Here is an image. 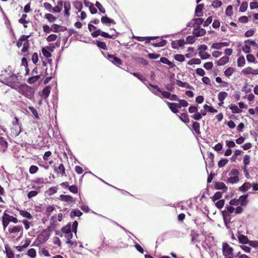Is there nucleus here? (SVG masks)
<instances>
[{"label":"nucleus","instance_id":"1","mask_svg":"<svg viewBox=\"0 0 258 258\" xmlns=\"http://www.w3.org/2000/svg\"><path fill=\"white\" fill-rule=\"evenodd\" d=\"M18 91L29 99H31L33 97L34 93L33 89L26 84L21 85L18 88Z\"/></svg>","mask_w":258,"mask_h":258},{"label":"nucleus","instance_id":"2","mask_svg":"<svg viewBox=\"0 0 258 258\" xmlns=\"http://www.w3.org/2000/svg\"><path fill=\"white\" fill-rule=\"evenodd\" d=\"M10 222H12L14 223H17L18 222V220L16 217L10 216L5 212L2 216V223L4 230H5L7 227Z\"/></svg>","mask_w":258,"mask_h":258},{"label":"nucleus","instance_id":"3","mask_svg":"<svg viewBox=\"0 0 258 258\" xmlns=\"http://www.w3.org/2000/svg\"><path fill=\"white\" fill-rule=\"evenodd\" d=\"M238 174L239 172L237 169L232 170L229 174L230 177L228 178V182L232 184L237 182L239 181Z\"/></svg>","mask_w":258,"mask_h":258},{"label":"nucleus","instance_id":"4","mask_svg":"<svg viewBox=\"0 0 258 258\" xmlns=\"http://www.w3.org/2000/svg\"><path fill=\"white\" fill-rule=\"evenodd\" d=\"M198 105L196 106H190L188 108V111L189 113H195L194 115L191 116V117L195 120H200L202 118L201 114H200V112H198Z\"/></svg>","mask_w":258,"mask_h":258},{"label":"nucleus","instance_id":"5","mask_svg":"<svg viewBox=\"0 0 258 258\" xmlns=\"http://www.w3.org/2000/svg\"><path fill=\"white\" fill-rule=\"evenodd\" d=\"M147 87L154 94L162 98L159 94L162 92V89L159 88L158 86L149 83L147 85Z\"/></svg>","mask_w":258,"mask_h":258},{"label":"nucleus","instance_id":"6","mask_svg":"<svg viewBox=\"0 0 258 258\" xmlns=\"http://www.w3.org/2000/svg\"><path fill=\"white\" fill-rule=\"evenodd\" d=\"M17 80V76L15 74L12 73L9 75V77L5 78L3 82L9 86H10L13 83H15Z\"/></svg>","mask_w":258,"mask_h":258},{"label":"nucleus","instance_id":"7","mask_svg":"<svg viewBox=\"0 0 258 258\" xmlns=\"http://www.w3.org/2000/svg\"><path fill=\"white\" fill-rule=\"evenodd\" d=\"M107 58L111 62L116 66H118L122 63L121 59L119 58L116 57L114 55L108 54L107 55Z\"/></svg>","mask_w":258,"mask_h":258},{"label":"nucleus","instance_id":"8","mask_svg":"<svg viewBox=\"0 0 258 258\" xmlns=\"http://www.w3.org/2000/svg\"><path fill=\"white\" fill-rule=\"evenodd\" d=\"M202 234L205 236V240L208 242V244L212 245L214 241V237L212 235V234L203 231Z\"/></svg>","mask_w":258,"mask_h":258},{"label":"nucleus","instance_id":"9","mask_svg":"<svg viewBox=\"0 0 258 258\" xmlns=\"http://www.w3.org/2000/svg\"><path fill=\"white\" fill-rule=\"evenodd\" d=\"M206 32V30L204 29L198 27L193 30L192 33L195 36L199 37L204 36Z\"/></svg>","mask_w":258,"mask_h":258},{"label":"nucleus","instance_id":"10","mask_svg":"<svg viewBox=\"0 0 258 258\" xmlns=\"http://www.w3.org/2000/svg\"><path fill=\"white\" fill-rule=\"evenodd\" d=\"M11 134L13 136H18L22 131L21 125H17L16 126H13L11 128Z\"/></svg>","mask_w":258,"mask_h":258},{"label":"nucleus","instance_id":"11","mask_svg":"<svg viewBox=\"0 0 258 258\" xmlns=\"http://www.w3.org/2000/svg\"><path fill=\"white\" fill-rule=\"evenodd\" d=\"M9 231L10 232V233L12 234H15L16 233L21 232V235L20 237H21L23 234V228L21 226H15L11 229L9 228Z\"/></svg>","mask_w":258,"mask_h":258},{"label":"nucleus","instance_id":"12","mask_svg":"<svg viewBox=\"0 0 258 258\" xmlns=\"http://www.w3.org/2000/svg\"><path fill=\"white\" fill-rule=\"evenodd\" d=\"M49 237V233L47 231H44L39 236V241L44 243L46 241Z\"/></svg>","mask_w":258,"mask_h":258},{"label":"nucleus","instance_id":"13","mask_svg":"<svg viewBox=\"0 0 258 258\" xmlns=\"http://www.w3.org/2000/svg\"><path fill=\"white\" fill-rule=\"evenodd\" d=\"M29 37L30 35H22L17 42V46L19 48L23 45V43L25 42Z\"/></svg>","mask_w":258,"mask_h":258},{"label":"nucleus","instance_id":"14","mask_svg":"<svg viewBox=\"0 0 258 258\" xmlns=\"http://www.w3.org/2000/svg\"><path fill=\"white\" fill-rule=\"evenodd\" d=\"M64 9V15L65 16L69 17L70 16V11L71 10V4L69 2H64L63 4Z\"/></svg>","mask_w":258,"mask_h":258},{"label":"nucleus","instance_id":"15","mask_svg":"<svg viewBox=\"0 0 258 258\" xmlns=\"http://www.w3.org/2000/svg\"><path fill=\"white\" fill-rule=\"evenodd\" d=\"M8 148V143L3 138L0 137V151L4 152Z\"/></svg>","mask_w":258,"mask_h":258},{"label":"nucleus","instance_id":"16","mask_svg":"<svg viewBox=\"0 0 258 258\" xmlns=\"http://www.w3.org/2000/svg\"><path fill=\"white\" fill-rule=\"evenodd\" d=\"M54 171L57 174H60L61 176L64 175L66 173L65 168L62 164H60L59 165L58 167H55Z\"/></svg>","mask_w":258,"mask_h":258},{"label":"nucleus","instance_id":"17","mask_svg":"<svg viewBox=\"0 0 258 258\" xmlns=\"http://www.w3.org/2000/svg\"><path fill=\"white\" fill-rule=\"evenodd\" d=\"M247 197V195H242L238 199L239 203L240 204L241 206H245L247 205L248 203Z\"/></svg>","mask_w":258,"mask_h":258},{"label":"nucleus","instance_id":"18","mask_svg":"<svg viewBox=\"0 0 258 258\" xmlns=\"http://www.w3.org/2000/svg\"><path fill=\"white\" fill-rule=\"evenodd\" d=\"M214 154L211 152H208V157L206 159V161H205L206 164H207V163H209V164L210 166H213L214 165Z\"/></svg>","mask_w":258,"mask_h":258},{"label":"nucleus","instance_id":"19","mask_svg":"<svg viewBox=\"0 0 258 258\" xmlns=\"http://www.w3.org/2000/svg\"><path fill=\"white\" fill-rule=\"evenodd\" d=\"M101 21L103 24H106V25H109L111 23L115 24V22L114 21L109 18H108L107 16H103L101 19Z\"/></svg>","mask_w":258,"mask_h":258},{"label":"nucleus","instance_id":"20","mask_svg":"<svg viewBox=\"0 0 258 258\" xmlns=\"http://www.w3.org/2000/svg\"><path fill=\"white\" fill-rule=\"evenodd\" d=\"M199 235V234L195 231L192 230L191 231L190 236L191 237V243H195L197 242H200V240L198 239Z\"/></svg>","mask_w":258,"mask_h":258},{"label":"nucleus","instance_id":"21","mask_svg":"<svg viewBox=\"0 0 258 258\" xmlns=\"http://www.w3.org/2000/svg\"><path fill=\"white\" fill-rule=\"evenodd\" d=\"M238 238L239 242L242 244H248L250 241L248 240L247 236L242 234H239Z\"/></svg>","mask_w":258,"mask_h":258},{"label":"nucleus","instance_id":"22","mask_svg":"<svg viewBox=\"0 0 258 258\" xmlns=\"http://www.w3.org/2000/svg\"><path fill=\"white\" fill-rule=\"evenodd\" d=\"M19 211L20 215L21 216H22L23 217L26 218L29 220L32 219V218H33L32 216L28 212H27L25 210H19Z\"/></svg>","mask_w":258,"mask_h":258},{"label":"nucleus","instance_id":"23","mask_svg":"<svg viewBox=\"0 0 258 258\" xmlns=\"http://www.w3.org/2000/svg\"><path fill=\"white\" fill-rule=\"evenodd\" d=\"M27 15L26 14H23L20 19H19L18 22L19 23L23 25L25 28L27 27V24L29 22V21H27L26 20Z\"/></svg>","mask_w":258,"mask_h":258},{"label":"nucleus","instance_id":"24","mask_svg":"<svg viewBox=\"0 0 258 258\" xmlns=\"http://www.w3.org/2000/svg\"><path fill=\"white\" fill-rule=\"evenodd\" d=\"M218 100L219 101V103H218L219 105L221 106L224 104V100L226 98V92H221L219 93L218 96Z\"/></svg>","mask_w":258,"mask_h":258},{"label":"nucleus","instance_id":"25","mask_svg":"<svg viewBox=\"0 0 258 258\" xmlns=\"http://www.w3.org/2000/svg\"><path fill=\"white\" fill-rule=\"evenodd\" d=\"M204 8L203 4H199L198 5L195 10V13L197 16L198 17H201L202 16L203 13H202V10Z\"/></svg>","mask_w":258,"mask_h":258},{"label":"nucleus","instance_id":"26","mask_svg":"<svg viewBox=\"0 0 258 258\" xmlns=\"http://www.w3.org/2000/svg\"><path fill=\"white\" fill-rule=\"evenodd\" d=\"M160 61L163 63L167 64L170 68H173L174 67H175V64L172 62L170 61L169 60H168L167 58L165 57H161Z\"/></svg>","mask_w":258,"mask_h":258},{"label":"nucleus","instance_id":"27","mask_svg":"<svg viewBox=\"0 0 258 258\" xmlns=\"http://www.w3.org/2000/svg\"><path fill=\"white\" fill-rule=\"evenodd\" d=\"M5 252L8 258H14V253L13 250L10 248L8 245H5Z\"/></svg>","mask_w":258,"mask_h":258},{"label":"nucleus","instance_id":"28","mask_svg":"<svg viewBox=\"0 0 258 258\" xmlns=\"http://www.w3.org/2000/svg\"><path fill=\"white\" fill-rule=\"evenodd\" d=\"M251 187H252V184H251L249 182H246L239 187V190L242 191H246Z\"/></svg>","mask_w":258,"mask_h":258},{"label":"nucleus","instance_id":"29","mask_svg":"<svg viewBox=\"0 0 258 258\" xmlns=\"http://www.w3.org/2000/svg\"><path fill=\"white\" fill-rule=\"evenodd\" d=\"M60 199L62 201L66 202H73V198L72 196L69 195H61L60 196Z\"/></svg>","mask_w":258,"mask_h":258},{"label":"nucleus","instance_id":"30","mask_svg":"<svg viewBox=\"0 0 258 258\" xmlns=\"http://www.w3.org/2000/svg\"><path fill=\"white\" fill-rule=\"evenodd\" d=\"M225 46H226V42L214 43L212 45V48L216 49H221L222 47H223Z\"/></svg>","mask_w":258,"mask_h":258},{"label":"nucleus","instance_id":"31","mask_svg":"<svg viewBox=\"0 0 258 258\" xmlns=\"http://www.w3.org/2000/svg\"><path fill=\"white\" fill-rule=\"evenodd\" d=\"M50 88L49 87H46L41 92V96L46 98L49 95Z\"/></svg>","mask_w":258,"mask_h":258},{"label":"nucleus","instance_id":"32","mask_svg":"<svg viewBox=\"0 0 258 258\" xmlns=\"http://www.w3.org/2000/svg\"><path fill=\"white\" fill-rule=\"evenodd\" d=\"M82 215V213L78 209H75L70 213V216L71 218H73L74 217H80Z\"/></svg>","mask_w":258,"mask_h":258},{"label":"nucleus","instance_id":"33","mask_svg":"<svg viewBox=\"0 0 258 258\" xmlns=\"http://www.w3.org/2000/svg\"><path fill=\"white\" fill-rule=\"evenodd\" d=\"M39 78L40 76L39 75L34 76L29 78L27 80V82L29 84H32L38 81Z\"/></svg>","mask_w":258,"mask_h":258},{"label":"nucleus","instance_id":"34","mask_svg":"<svg viewBox=\"0 0 258 258\" xmlns=\"http://www.w3.org/2000/svg\"><path fill=\"white\" fill-rule=\"evenodd\" d=\"M245 64V60L243 56H240L237 59V66L239 67H242Z\"/></svg>","mask_w":258,"mask_h":258},{"label":"nucleus","instance_id":"35","mask_svg":"<svg viewBox=\"0 0 258 258\" xmlns=\"http://www.w3.org/2000/svg\"><path fill=\"white\" fill-rule=\"evenodd\" d=\"M200 124L198 122L195 121L193 122L192 128L194 130V131L198 134H200Z\"/></svg>","mask_w":258,"mask_h":258},{"label":"nucleus","instance_id":"36","mask_svg":"<svg viewBox=\"0 0 258 258\" xmlns=\"http://www.w3.org/2000/svg\"><path fill=\"white\" fill-rule=\"evenodd\" d=\"M180 119L185 123H188L189 119L188 115L186 113H182L180 116H178Z\"/></svg>","mask_w":258,"mask_h":258},{"label":"nucleus","instance_id":"37","mask_svg":"<svg viewBox=\"0 0 258 258\" xmlns=\"http://www.w3.org/2000/svg\"><path fill=\"white\" fill-rule=\"evenodd\" d=\"M45 18L49 22H54L56 18L52 14L48 13L45 15Z\"/></svg>","mask_w":258,"mask_h":258},{"label":"nucleus","instance_id":"38","mask_svg":"<svg viewBox=\"0 0 258 258\" xmlns=\"http://www.w3.org/2000/svg\"><path fill=\"white\" fill-rule=\"evenodd\" d=\"M201 62V61L199 58H192L190 59L188 62L187 64L189 65H192V64H199Z\"/></svg>","mask_w":258,"mask_h":258},{"label":"nucleus","instance_id":"39","mask_svg":"<svg viewBox=\"0 0 258 258\" xmlns=\"http://www.w3.org/2000/svg\"><path fill=\"white\" fill-rule=\"evenodd\" d=\"M166 103L168 105L169 108L171 110V111L173 113H176L178 112V109L176 108V107L174 105H170L171 104H174V103L169 102L168 101H166Z\"/></svg>","mask_w":258,"mask_h":258},{"label":"nucleus","instance_id":"40","mask_svg":"<svg viewBox=\"0 0 258 258\" xmlns=\"http://www.w3.org/2000/svg\"><path fill=\"white\" fill-rule=\"evenodd\" d=\"M233 248L229 247L227 244V258H232L233 257Z\"/></svg>","mask_w":258,"mask_h":258},{"label":"nucleus","instance_id":"41","mask_svg":"<svg viewBox=\"0 0 258 258\" xmlns=\"http://www.w3.org/2000/svg\"><path fill=\"white\" fill-rule=\"evenodd\" d=\"M204 108L206 109L207 112L212 113H216L217 112V110L216 109H214L213 107L209 106L207 104L204 105Z\"/></svg>","mask_w":258,"mask_h":258},{"label":"nucleus","instance_id":"42","mask_svg":"<svg viewBox=\"0 0 258 258\" xmlns=\"http://www.w3.org/2000/svg\"><path fill=\"white\" fill-rule=\"evenodd\" d=\"M96 44L97 45V46L100 48L104 50L107 49L106 45L105 42L97 40L96 42Z\"/></svg>","mask_w":258,"mask_h":258},{"label":"nucleus","instance_id":"43","mask_svg":"<svg viewBox=\"0 0 258 258\" xmlns=\"http://www.w3.org/2000/svg\"><path fill=\"white\" fill-rule=\"evenodd\" d=\"M27 254L31 258H35L36 256V252L35 249L31 248L28 251Z\"/></svg>","mask_w":258,"mask_h":258},{"label":"nucleus","instance_id":"44","mask_svg":"<svg viewBox=\"0 0 258 258\" xmlns=\"http://www.w3.org/2000/svg\"><path fill=\"white\" fill-rule=\"evenodd\" d=\"M199 53V56L203 59H206L210 57V55L209 54L204 51H200Z\"/></svg>","mask_w":258,"mask_h":258},{"label":"nucleus","instance_id":"45","mask_svg":"<svg viewBox=\"0 0 258 258\" xmlns=\"http://www.w3.org/2000/svg\"><path fill=\"white\" fill-rule=\"evenodd\" d=\"M75 8L76 10L78 11V12H81V10L83 8V5L82 2L77 1L74 3Z\"/></svg>","mask_w":258,"mask_h":258},{"label":"nucleus","instance_id":"46","mask_svg":"<svg viewBox=\"0 0 258 258\" xmlns=\"http://www.w3.org/2000/svg\"><path fill=\"white\" fill-rule=\"evenodd\" d=\"M174 59L179 62H182L185 60L184 56L182 54H176L174 56Z\"/></svg>","mask_w":258,"mask_h":258},{"label":"nucleus","instance_id":"47","mask_svg":"<svg viewBox=\"0 0 258 258\" xmlns=\"http://www.w3.org/2000/svg\"><path fill=\"white\" fill-rule=\"evenodd\" d=\"M55 210V208L53 206H48V207H47L46 208V215L47 216H49L52 212Z\"/></svg>","mask_w":258,"mask_h":258},{"label":"nucleus","instance_id":"48","mask_svg":"<svg viewBox=\"0 0 258 258\" xmlns=\"http://www.w3.org/2000/svg\"><path fill=\"white\" fill-rule=\"evenodd\" d=\"M42 53L43 55L46 58H49L51 56V53L45 48H43L42 49Z\"/></svg>","mask_w":258,"mask_h":258},{"label":"nucleus","instance_id":"49","mask_svg":"<svg viewBox=\"0 0 258 258\" xmlns=\"http://www.w3.org/2000/svg\"><path fill=\"white\" fill-rule=\"evenodd\" d=\"M215 187L217 189H223L225 187V184L222 182H216L215 185Z\"/></svg>","mask_w":258,"mask_h":258},{"label":"nucleus","instance_id":"50","mask_svg":"<svg viewBox=\"0 0 258 258\" xmlns=\"http://www.w3.org/2000/svg\"><path fill=\"white\" fill-rule=\"evenodd\" d=\"M29 109L31 111L33 115L37 118L39 119V115L37 111L32 106H29Z\"/></svg>","mask_w":258,"mask_h":258},{"label":"nucleus","instance_id":"51","mask_svg":"<svg viewBox=\"0 0 258 258\" xmlns=\"http://www.w3.org/2000/svg\"><path fill=\"white\" fill-rule=\"evenodd\" d=\"M29 47V42H28V40H27L25 42L23 43V47L21 50L22 52H27L28 51Z\"/></svg>","mask_w":258,"mask_h":258},{"label":"nucleus","instance_id":"52","mask_svg":"<svg viewBox=\"0 0 258 258\" xmlns=\"http://www.w3.org/2000/svg\"><path fill=\"white\" fill-rule=\"evenodd\" d=\"M167 41L166 40H162V41L154 43L153 45L156 47H162L166 45Z\"/></svg>","mask_w":258,"mask_h":258},{"label":"nucleus","instance_id":"53","mask_svg":"<svg viewBox=\"0 0 258 258\" xmlns=\"http://www.w3.org/2000/svg\"><path fill=\"white\" fill-rule=\"evenodd\" d=\"M175 43H176V45L177 46H173V47L175 48H177L178 47H181V46H183L185 44V42L183 39H179V40L176 41V42Z\"/></svg>","mask_w":258,"mask_h":258},{"label":"nucleus","instance_id":"54","mask_svg":"<svg viewBox=\"0 0 258 258\" xmlns=\"http://www.w3.org/2000/svg\"><path fill=\"white\" fill-rule=\"evenodd\" d=\"M223 148V145L221 143H219L216 144L214 147V149L217 152L221 153V151Z\"/></svg>","mask_w":258,"mask_h":258},{"label":"nucleus","instance_id":"55","mask_svg":"<svg viewBox=\"0 0 258 258\" xmlns=\"http://www.w3.org/2000/svg\"><path fill=\"white\" fill-rule=\"evenodd\" d=\"M195 41V37L194 36H188L186 38V43L188 44H192Z\"/></svg>","mask_w":258,"mask_h":258},{"label":"nucleus","instance_id":"56","mask_svg":"<svg viewBox=\"0 0 258 258\" xmlns=\"http://www.w3.org/2000/svg\"><path fill=\"white\" fill-rule=\"evenodd\" d=\"M252 69V68L251 67H247L242 70L241 72L243 75H245L251 74Z\"/></svg>","mask_w":258,"mask_h":258},{"label":"nucleus","instance_id":"57","mask_svg":"<svg viewBox=\"0 0 258 258\" xmlns=\"http://www.w3.org/2000/svg\"><path fill=\"white\" fill-rule=\"evenodd\" d=\"M247 60L249 62H255V58L253 55L249 54L246 55Z\"/></svg>","mask_w":258,"mask_h":258},{"label":"nucleus","instance_id":"58","mask_svg":"<svg viewBox=\"0 0 258 258\" xmlns=\"http://www.w3.org/2000/svg\"><path fill=\"white\" fill-rule=\"evenodd\" d=\"M95 6L99 9V10L102 13H105V10L102 6V5L98 2H96L95 4Z\"/></svg>","mask_w":258,"mask_h":258},{"label":"nucleus","instance_id":"59","mask_svg":"<svg viewBox=\"0 0 258 258\" xmlns=\"http://www.w3.org/2000/svg\"><path fill=\"white\" fill-rule=\"evenodd\" d=\"M51 28L52 29L51 31H53L54 32H58L60 31V26L56 24H53L51 26Z\"/></svg>","mask_w":258,"mask_h":258},{"label":"nucleus","instance_id":"60","mask_svg":"<svg viewBox=\"0 0 258 258\" xmlns=\"http://www.w3.org/2000/svg\"><path fill=\"white\" fill-rule=\"evenodd\" d=\"M38 170V168L35 165H32L29 168V172L31 174L36 173Z\"/></svg>","mask_w":258,"mask_h":258},{"label":"nucleus","instance_id":"61","mask_svg":"<svg viewBox=\"0 0 258 258\" xmlns=\"http://www.w3.org/2000/svg\"><path fill=\"white\" fill-rule=\"evenodd\" d=\"M222 197V192L220 191L216 192L213 197V201H216L220 199Z\"/></svg>","mask_w":258,"mask_h":258},{"label":"nucleus","instance_id":"62","mask_svg":"<svg viewBox=\"0 0 258 258\" xmlns=\"http://www.w3.org/2000/svg\"><path fill=\"white\" fill-rule=\"evenodd\" d=\"M230 108L233 113H239L241 111L240 109L235 105H231Z\"/></svg>","mask_w":258,"mask_h":258},{"label":"nucleus","instance_id":"63","mask_svg":"<svg viewBox=\"0 0 258 258\" xmlns=\"http://www.w3.org/2000/svg\"><path fill=\"white\" fill-rule=\"evenodd\" d=\"M248 244L255 248H258V241L250 240Z\"/></svg>","mask_w":258,"mask_h":258},{"label":"nucleus","instance_id":"64","mask_svg":"<svg viewBox=\"0 0 258 258\" xmlns=\"http://www.w3.org/2000/svg\"><path fill=\"white\" fill-rule=\"evenodd\" d=\"M224 203H225V201L224 200H220L218 201L215 203V204L217 208H218L219 209H220L223 207Z\"/></svg>","mask_w":258,"mask_h":258}]
</instances>
